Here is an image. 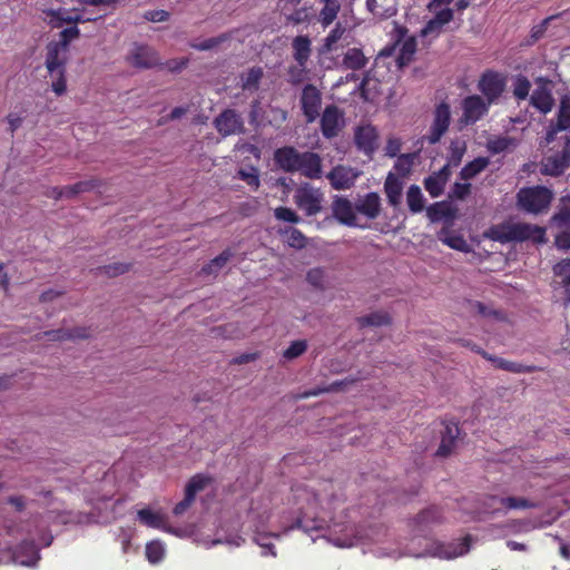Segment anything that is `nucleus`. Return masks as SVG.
<instances>
[{
    "mask_svg": "<svg viewBox=\"0 0 570 570\" xmlns=\"http://www.w3.org/2000/svg\"><path fill=\"white\" fill-rule=\"evenodd\" d=\"M569 165V159L566 154H557L547 157L543 161V173L550 176H558L562 174Z\"/></svg>",
    "mask_w": 570,
    "mask_h": 570,
    "instance_id": "obj_29",
    "label": "nucleus"
},
{
    "mask_svg": "<svg viewBox=\"0 0 570 570\" xmlns=\"http://www.w3.org/2000/svg\"><path fill=\"white\" fill-rule=\"evenodd\" d=\"M295 173H299L309 179L322 178L323 165L321 156L313 151L301 153Z\"/></svg>",
    "mask_w": 570,
    "mask_h": 570,
    "instance_id": "obj_14",
    "label": "nucleus"
},
{
    "mask_svg": "<svg viewBox=\"0 0 570 570\" xmlns=\"http://www.w3.org/2000/svg\"><path fill=\"white\" fill-rule=\"evenodd\" d=\"M293 50L295 61L307 65L311 56V40L306 36H298L293 40Z\"/></svg>",
    "mask_w": 570,
    "mask_h": 570,
    "instance_id": "obj_32",
    "label": "nucleus"
},
{
    "mask_svg": "<svg viewBox=\"0 0 570 570\" xmlns=\"http://www.w3.org/2000/svg\"><path fill=\"white\" fill-rule=\"evenodd\" d=\"M67 50L55 42H50L47 46L46 67L51 76L55 72H65Z\"/></svg>",
    "mask_w": 570,
    "mask_h": 570,
    "instance_id": "obj_22",
    "label": "nucleus"
},
{
    "mask_svg": "<svg viewBox=\"0 0 570 570\" xmlns=\"http://www.w3.org/2000/svg\"><path fill=\"white\" fill-rule=\"evenodd\" d=\"M344 126L343 114L336 106H327L321 117V130L325 138H334Z\"/></svg>",
    "mask_w": 570,
    "mask_h": 570,
    "instance_id": "obj_13",
    "label": "nucleus"
},
{
    "mask_svg": "<svg viewBox=\"0 0 570 570\" xmlns=\"http://www.w3.org/2000/svg\"><path fill=\"white\" fill-rule=\"evenodd\" d=\"M264 72L261 67L250 68L247 72L240 76L242 89L250 92L258 90Z\"/></svg>",
    "mask_w": 570,
    "mask_h": 570,
    "instance_id": "obj_34",
    "label": "nucleus"
},
{
    "mask_svg": "<svg viewBox=\"0 0 570 570\" xmlns=\"http://www.w3.org/2000/svg\"><path fill=\"white\" fill-rule=\"evenodd\" d=\"M299 3L301 0H278V8L288 22L298 24L312 18V8L306 6L297 8Z\"/></svg>",
    "mask_w": 570,
    "mask_h": 570,
    "instance_id": "obj_15",
    "label": "nucleus"
},
{
    "mask_svg": "<svg viewBox=\"0 0 570 570\" xmlns=\"http://www.w3.org/2000/svg\"><path fill=\"white\" fill-rule=\"evenodd\" d=\"M460 434V429L456 423H448L444 426V431L442 432L441 444L436 451V454L440 456H446L452 453L456 440Z\"/></svg>",
    "mask_w": 570,
    "mask_h": 570,
    "instance_id": "obj_25",
    "label": "nucleus"
},
{
    "mask_svg": "<svg viewBox=\"0 0 570 570\" xmlns=\"http://www.w3.org/2000/svg\"><path fill=\"white\" fill-rule=\"evenodd\" d=\"M517 198L521 209L527 213L539 214L549 208L552 193L546 187L534 186L521 188L518 191Z\"/></svg>",
    "mask_w": 570,
    "mask_h": 570,
    "instance_id": "obj_3",
    "label": "nucleus"
},
{
    "mask_svg": "<svg viewBox=\"0 0 570 570\" xmlns=\"http://www.w3.org/2000/svg\"><path fill=\"white\" fill-rule=\"evenodd\" d=\"M470 543L468 539L452 541V542H434L426 551V553L417 554L416 557L431 556L439 559L451 560L468 553Z\"/></svg>",
    "mask_w": 570,
    "mask_h": 570,
    "instance_id": "obj_9",
    "label": "nucleus"
},
{
    "mask_svg": "<svg viewBox=\"0 0 570 570\" xmlns=\"http://www.w3.org/2000/svg\"><path fill=\"white\" fill-rule=\"evenodd\" d=\"M296 498L302 503L297 510L295 522L285 527V532L292 529H302L305 532L317 531L324 529L325 521L318 517H314L318 505V499L309 493L306 489H298Z\"/></svg>",
    "mask_w": 570,
    "mask_h": 570,
    "instance_id": "obj_2",
    "label": "nucleus"
},
{
    "mask_svg": "<svg viewBox=\"0 0 570 570\" xmlns=\"http://www.w3.org/2000/svg\"><path fill=\"white\" fill-rule=\"evenodd\" d=\"M344 32L345 28H343L341 23H337L335 28L324 39L325 51H332L334 49L335 43L342 38Z\"/></svg>",
    "mask_w": 570,
    "mask_h": 570,
    "instance_id": "obj_60",
    "label": "nucleus"
},
{
    "mask_svg": "<svg viewBox=\"0 0 570 570\" xmlns=\"http://www.w3.org/2000/svg\"><path fill=\"white\" fill-rule=\"evenodd\" d=\"M47 16L50 18L49 23L52 28H60L62 23H78L85 20L79 14H71L69 11L63 9L49 10Z\"/></svg>",
    "mask_w": 570,
    "mask_h": 570,
    "instance_id": "obj_31",
    "label": "nucleus"
},
{
    "mask_svg": "<svg viewBox=\"0 0 570 570\" xmlns=\"http://www.w3.org/2000/svg\"><path fill=\"white\" fill-rule=\"evenodd\" d=\"M227 40H228L227 35H220L218 37H213V38L206 39L200 42L193 41V42H190L189 46L199 51H207V50L218 47L219 45H222L223 42H225Z\"/></svg>",
    "mask_w": 570,
    "mask_h": 570,
    "instance_id": "obj_52",
    "label": "nucleus"
},
{
    "mask_svg": "<svg viewBox=\"0 0 570 570\" xmlns=\"http://www.w3.org/2000/svg\"><path fill=\"white\" fill-rule=\"evenodd\" d=\"M233 253L230 249L223 250L217 257L212 259L206 266L200 269V275L209 276L217 275L218 272L227 264L232 258Z\"/></svg>",
    "mask_w": 570,
    "mask_h": 570,
    "instance_id": "obj_37",
    "label": "nucleus"
},
{
    "mask_svg": "<svg viewBox=\"0 0 570 570\" xmlns=\"http://www.w3.org/2000/svg\"><path fill=\"white\" fill-rule=\"evenodd\" d=\"M212 479L204 474H197L193 476L186 485L185 493L191 497L195 500V497L198 492L204 490L209 483Z\"/></svg>",
    "mask_w": 570,
    "mask_h": 570,
    "instance_id": "obj_47",
    "label": "nucleus"
},
{
    "mask_svg": "<svg viewBox=\"0 0 570 570\" xmlns=\"http://www.w3.org/2000/svg\"><path fill=\"white\" fill-rule=\"evenodd\" d=\"M415 51H416L415 39L409 38V39L404 40V42L401 46L400 53L397 57L399 66L403 67V66L407 65L412 60Z\"/></svg>",
    "mask_w": 570,
    "mask_h": 570,
    "instance_id": "obj_48",
    "label": "nucleus"
},
{
    "mask_svg": "<svg viewBox=\"0 0 570 570\" xmlns=\"http://www.w3.org/2000/svg\"><path fill=\"white\" fill-rule=\"evenodd\" d=\"M535 89L530 96V104L540 112L547 115L554 106L551 81L546 78L535 80Z\"/></svg>",
    "mask_w": 570,
    "mask_h": 570,
    "instance_id": "obj_10",
    "label": "nucleus"
},
{
    "mask_svg": "<svg viewBox=\"0 0 570 570\" xmlns=\"http://www.w3.org/2000/svg\"><path fill=\"white\" fill-rule=\"evenodd\" d=\"M269 122L275 127H281L287 119V111L279 107H271L268 109Z\"/></svg>",
    "mask_w": 570,
    "mask_h": 570,
    "instance_id": "obj_63",
    "label": "nucleus"
},
{
    "mask_svg": "<svg viewBox=\"0 0 570 570\" xmlns=\"http://www.w3.org/2000/svg\"><path fill=\"white\" fill-rule=\"evenodd\" d=\"M358 323L364 326H382L390 323V316L385 312H375L358 318Z\"/></svg>",
    "mask_w": 570,
    "mask_h": 570,
    "instance_id": "obj_50",
    "label": "nucleus"
},
{
    "mask_svg": "<svg viewBox=\"0 0 570 570\" xmlns=\"http://www.w3.org/2000/svg\"><path fill=\"white\" fill-rule=\"evenodd\" d=\"M500 503H503L504 505V513L509 510L530 509L535 507V504L529 500L517 497H505L503 498V501H500Z\"/></svg>",
    "mask_w": 570,
    "mask_h": 570,
    "instance_id": "obj_53",
    "label": "nucleus"
},
{
    "mask_svg": "<svg viewBox=\"0 0 570 570\" xmlns=\"http://www.w3.org/2000/svg\"><path fill=\"white\" fill-rule=\"evenodd\" d=\"M324 195L321 189L313 187L308 183L301 184L294 194L295 205L305 213L306 216H315L322 210Z\"/></svg>",
    "mask_w": 570,
    "mask_h": 570,
    "instance_id": "obj_5",
    "label": "nucleus"
},
{
    "mask_svg": "<svg viewBox=\"0 0 570 570\" xmlns=\"http://www.w3.org/2000/svg\"><path fill=\"white\" fill-rule=\"evenodd\" d=\"M216 130L223 136L237 135L244 131V121L235 109H225L214 119Z\"/></svg>",
    "mask_w": 570,
    "mask_h": 570,
    "instance_id": "obj_12",
    "label": "nucleus"
},
{
    "mask_svg": "<svg viewBox=\"0 0 570 570\" xmlns=\"http://www.w3.org/2000/svg\"><path fill=\"white\" fill-rule=\"evenodd\" d=\"M490 164V159L487 157H478L472 161L468 163L460 171V178L468 181L483 171Z\"/></svg>",
    "mask_w": 570,
    "mask_h": 570,
    "instance_id": "obj_33",
    "label": "nucleus"
},
{
    "mask_svg": "<svg viewBox=\"0 0 570 570\" xmlns=\"http://www.w3.org/2000/svg\"><path fill=\"white\" fill-rule=\"evenodd\" d=\"M306 282L317 291H325L330 285L327 273L322 267L311 268L306 273Z\"/></svg>",
    "mask_w": 570,
    "mask_h": 570,
    "instance_id": "obj_36",
    "label": "nucleus"
},
{
    "mask_svg": "<svg viewBox=\"0 0 570 570\" xmlns=\"http://www.w3.org/2000/svg\"><path fill=\"white\" fill-rule=\"evenodd\" d=\"M9 546V541L4 542ZM40 560L39 549L29 540L23 539L17 549L11 550L7 547L4 551L0 552V562H13L24 567H35Z\"/></svg>",
    "mask_w": 570,
    "mask_h": 570,
    "instance_id": "obj_4",
    "label": "nucleus"
},
{
    "mask_svg": "<svg viewBox=\"0 0 570 570\" xmlns=\"http://www.w3.org/2000/svg\"><path fill=\"white\" fill-rule=\"evenodd\" d=\"M530 88V81L525 77L519 76L513 83V95L517 99L523 100L529 96Z\"/></svg>",
    "mask_w": 570,
    "mask_h": 570,
    "instance_id": "obj_57",
    "label": "nucleus"
},
{
    "mask_svg": "<svg viewBox=\"0 0 570 570\" xmlns=\"http://www.w3.org/2000/svg\"><path fill=\"white\" fill-rule=\"evenodd\" d=\"M507 79L502 73L493 70L483 72L478 81V89L489 102L494 104L505 89Z\"/></svg>",
    "mask_w": 570,
    "mask_h": 570,
    "instance_id": "obj_6",
    "label": "nucleus"
},
{
    "mask_svg": "<svg viewBox=\"0 0 570 570\" xmlns=\"http://www.w3.org/2000/svg\"><path fill=\"white\" fill-rule=\"evenodd\" d=\"M307 350V342L305 340H297L283 352V357L286 361H293L304 354Z\"/></svg>",
    "mask_w": 570,
    "mask_h": 570,
    "instance_id": "obj_51",
    "label": "nucleus"
},
{
    "mask_svg": "<svg viewBox=\"0 0 570 570\" xmlns=\"http://www.w3.org/2000/svg\"><path fill=\"white\" fill-rule=\"evenodd\" d=\"M355 144L358 149L370 155L377 148V132L376 129L371 125L360 126L355 130Z\"/></svg>",
    "mask_w": 570,
    "mask_h": 570,
    "instance_id": "obj_21",
    "label": "nucleus"
},
{
    "mask_svg": "<svg viewBox=\"0 0 570 570\" xmlns=\"http://www.w3.org/2000/svg\"><path fill=\"white\" fill-rule=\"evenodd\" d=\"M500 501H503V497L488 495L483 500V512L491 514L504 513V505Z\"/></svg>",
    "mask_w": 570,
    "mask_h": 570,
    "instance_id": "obj_55",
    "label": "nucleus"
},
{
    "mask_svg": "<svg viewBox=\"0 0 570 570\" xmlns=\"http://www.w3.org/2000/svg\"><path fill=\"white\" fill-rule=\"evenodd\" d=\"M466 153V144L464 140L456 139L451 141L450 148H449V156H448V163L445 166H448V169L450 167H456L462 161V158L464 154Z\"/></svg>",
    "mask_w": 570,
    "mask_h": 570,
    "instance_id": "obj_41",
    "label": "nucleus"
},
{
    "mask_svg": "<svg viewBox=\"0 0 570 570\" xmlns=\"http://www.w3.org/2000/svg\"><path fill=\"white\" fill-rule=\"evenodd\" d=\"M552 220L561 227H570V207L562 206L552 217Z\"/></svg>",
    "mask_w": 570,
    "mask_h": 570,
    "instance_id": "obj_64",
    "label": "nucleus"
},
{
    "mask_svg": "<svg viewBox=\"0 0 570 570\" xmlns=\"http://www.w3.org/2000/svg\"><path fill=\"white\" fill-rule=\"evenodd\" d=\"M283 233L287 235V244L294 248H303L306 245V238L297 228H286Z\"/></svg>",
    "mask_w": 570,
    "mask_h": 570,
    "instance_id": "obj_56",
    "label": "nucleus"
},
{
    "mask_svg": "<svg viewBox=\"0 0 570 570\" xmlns=\"http://www.w3.org/2000/svg\"><path fill=\"white\" fill-rule=\"evenodd\" d=\"M301 153L292 147L285 146L278 148L274 153L275 164L286 173H295Z\"/></svg>",
    "mask_w": 570,
    "mask_h": 570,
    "instance_id": "obj_23",
    "label": "nucleus"
},
{
    "mask_svg": "<svg viewBox=\"0 0 570 570\" xmlns=\"http://www.w3.org/2000/svg\"><path fill=\"white\" fill-rule=\"evenodd\" d=\"M358 177V171L345 166H336L328 174L327 179L336 190L351 188Z\"/></svg>",
    "mask_w": 570,
    "mask_h": 570,
    "instance_id": "obj_17",
    "label": "nucleus"
},
{
    "mask_svg": "<svg viewBox=\"0 0 570 570\" xmlns=\"http://www.w3.org/2000/svg\"><path fill=\"white\" fill-rule=\"evenodd\" d=\"M321 106V91L313 85H306L301 95V107L306 122L311 124L318 118Z\"/></svg>",
    "mask_w": 570,
    "mask_h": 570,
    "instance_id": "obj_11",
    "label": "nucleus"
},
{
    "mask_svg": "<svg viewBox=\"0 0 570 570\" xmlns=\"http://www.w3.org/2000/svg\"><path fill=\"white\" fill-rule=\"evenodd\" d=\"M238 177L246 181V184L255 189L259 187V176L256 168H250L249 170L240 169L238 171Z\"/></svg>",
    "mask_w": 570,
    "mask_h": 570,
    "instance_id": "obj_62",
    "label": "nucleus"
},
{
    "mask_svg": "<svg viewBox=\"0 0 570 570\" xmlns=\"http://www.w3.org/2000/svg\"><path fill=\"white\" fill-rule=\"evenodd\" d=\"M138 520L145 525L154 529H159L168 533L181 535V531L171 528L167 523V518L161 512H155L148 508L141 509L137 512Z\"/></svg>",
    "mask_w": 570,
    "mask_h": 570,
    "instance_id": "obj_18",
    "label": "nucleus"
},
{
    "mask_svg": "<svg viewBox=\"0 0 570 570\" xmlns=\"http://www.w3.org/2000/svg\"><path fill=\"white\" fill-rule=\"evenodd\" d=\"M517 141L514 138L509 136L497 137L488 141V149L492 154H500L510 148L515 147Z\"/></svg>",
    "mask_w": 570,
    "mask_h": 570,
    "instance_id": "obj_46",
    "label": "nucleus"
},
{
    "mask_svg": "<svg viewBox=\"0 0 570 570\" xmlns=\"http://www.w3.org/2000/svg\"><path fill=\"white\" fill-rule=\"evenodd\" d=\"M49 341H66V340H75V338H86L88 333L85 328H75V330H55L47 331L43 333Z\"/></svg>",
    "mask_w": 570,
    "mask_h": 570,
    "instance_id": "obj_35",
    "label": "nucleus"
},
{
    "mask_svg": "<svg viewBox=\"0 0 570 570\" xmlns=\"http://www.w3.org/2000/svg\"><path fill=\"white\" fill-rule=\"evenodd\" d=\"M127 59L131 66L138 68H151L159 62V58L154 49L139 45L131 49Z\"/></svg>",
    "mask_w": 570,
    "mask_h": 570,
    "instance_id": "obj_20",
    "label": "nucleus"
},
{
    "mask_svg": "<svg viewBox=\"0 0 570 570\" xmlns=\"http://www.w3.org/2000/svg\"><path fill=\"white\" fill-rule=\"evenodd\" d=\"M406 202L412 213H420L424 208V198L419 186L412 185L406 193Z\"/></svg>",
    "mask_w": 570,
    "mask_h": 570,
    "instance_id": "obj_44",
    "label": "nucleus"
},
{
    "mask_svg": "<svg viewBox=\"0 0 570 570\" xmlns=\"http://www.w3.org/2000/svg\"><path fill=\"white\" fill-rule=\"evenodd\" d=\"M334 217L343 225L351 227H362L357 222V212L347 198L336 197L332 205Z\"/></svg>",
    "mask_w": 570,
    "mask_h": 570,
    "instance_id": "obj_16",
    "label": "nucleus"
},
{
    "mask_svg": "<svg viewBox=\"0 0 570 570\" xmlns=\"http://www.w3.org/2000/svg\"><path fill=\"white\" fill-rule=\"evenodd\" d=\"M556 124L558 129H570V96L561 98Z\"/></svg>",
    "mask_w": 570,
    "mask_h": 570,
    "instance_id": "obj_45",
    "label": "nucleus"
},
{
    "mask_svg": "<svg viewBox=\"0 0 570 570\" xmlns=\"http://www.w3.org/2000/svg\"><path fill=\"white\" fill-rule=\"evenodd\" d=\"M450 174L448 166H443L439 171L425 178L424 187L432 197H439L443 193Z\"/></svg>",
    "mask_w": 570,
    "mask_h": 570,
    "instance_id": "obj_24",
    "label": "nucleus"
},
{
    "mask_svg": "<svg viewBox=\"0 0 570 570\" xmlns=\"http://www.w3.org/2000/svg\"><path fill=\"white\" fill-rule=\"evenodd\" d=\"M366 8L374 16L385 19L396 13L395 0H366Z\"/></svg>",
    "mask_w": 570,
    "mask_h": 570,
    "instance_id": "obj_28",
    "label": "nucleus"
},
{
    "mask_svg": "<svg viewBox=\"0 0 570 570\" xmlns=\"http://www.w3.org/2000/svg\"><path fill=\"white\" fill-rule=\"evenodd\" d=\"M355 209L367 219H376L382 210L381 197L377 193L371 191L361 196L355 202Z\"/></svg>",
    "mask_w": 570,
    "mask_h": 570,
    "instance_id": "obj_19",
    "label": "nucleus"
},
{
    "mask_svg": "<svg viewBox=\"0 0 570 570\" xmlns=\"http://www.w3.org/2000/svg\"><path fill=\"white\" fill-rule=\"evenodd\" d=\"M324 7L320 12V21L324 27L330 26L337 17L341 9L340 0H323Z\"/></svg>",
    "mask_w": 570,
    "mask_h": 570,
    "instance_id": "obj_42",
    "label": "nucleus"
},
{
    "mask_svg": "<svg viewBox=\"0 0 570 570\" xmlns=\"http://www.w3.org/2000/svg\"><path fill=\"white\" fill-rule=\"evenodd\" d=\"M492 238L500 243L532 240L546 242V229L528 223H505L491 229Z\"/></svg>",
    "mask_w": 570,
    "mask_h": 570,
    "instance_id": "obj_1",
    "label": "nucleus"
},
{
    "mask_svg": "<svg viewBox=\"0 0 570 570\" xmlns=\"http://www.w3.org/2000/svg\"><path fill=\"white\" fill-rule=\"evenodd\" d=\"M165 556V546L159 540H154L146 546V557L150 563H158Z\"/></svg>",
    "mask_w": 570,
    "mask_h": 570,
    "instance_id": "obj_49",
    "label": "nucleus"
},
{
    "mask_svg": "<svg viewBox=\"0 0 570 570\" xmlns=\"http://www.w3.org/2000/svg\"><path fill=\"white\" fill-rule=\"evenodd\" d=\"M94 187L91 181H79L71 186L53 189V196L59 198H72L73 196L90 190Z\"/></svg>",
    "mask_w": 570,
    "mask_h": 570,
    "instance_id": "obj_39",
    "label": "nucleus"
},
{
    "mask_svg": "<svg viewBox=\"0 0 570 570\" xmlns=\"http://www.w3.org/2000/svg\"><path fill=\"white\" fill-rule=\"evenodd\" d=\"M552 269L554 275L561 278L564 286H570V258L557 263Z\"/></svg>",
    "mask_w": 570,
    "mask_h": 570,
    "instance_id": "obj_58",
    "label": "nucleus"
},
{
    "mask_svg": "<svg viewBox=\"0 0 570 570\" xmlns=\"http://www.w3.org/2000/svg\"><path fill=\"white\" fill-rule=\"evenodd\" d=\"M451 122V108L445 101L440 102L433 112V121L425 135L424 139L433 145L440 141L442 136L448 131Z\"/></svg>",
    "mask_w": 570,
    "mask_h": 570,
    "instance_id": "obj_7",
    "label": "nucleus"
},
{
    "mask_svg": "<svg viewBox=\"0 0 570 570\" xmlns=\"http://www.w3.org/2000/svg\"><path fill=\"white\" fill-rule=\"evenodd\" d=\"M439 239L443 244L455 250L463 253H469L471 250V246L461 234H456L444 229L440 232Z\"/></svg>",
    "mask_w": 570,
    "mask_h": 570,
    "instance_id": "obj_30",
    "label": "nucleus"
},
{
    "mask_svg": "<svg viewBox=\"0 0 570 570\" xmlns=\"http://www.w3.org/2000/svg\"><path fill=\"white\" fill-rule=\"evenodd\" d=\"M271 537H279L277 533H265L264 532V524H258L255 528V542L263 548V556L271 554L272 557L276 556V552L274 550V546L268 541Z\"/></svg>",
    "mask_w": 570,
    "mask_h": 570,
    "instance_id": "obj_40",
    "label": "nucleus"
},
{
    "mask_svg": "<svg viewBox=\"0 0 570 570\" xmlns=\"http://www.w3.org/2000/svg\"><path fill=\"white\" fill-rule=\"evenodd\" d=\"M94 187L91 181H79L71 186L53 189V196L59 198H72L73 196L90 190Z\"/></svg>",
    "mask_w": 570,
    "mask_h": 570,
    "instance_id": "obj_38",
    "label": "nucleus"
},
{
    "mask_svg": "<svg viewBox=\"0 0 570 570\" xmlns=\"http://www.w3.org/2000/svg\"><path fill=\"white\" fill-rule=\"evenodd\" d=\"M442 521L441 510L436 507H431L424 511H422L417 515V522L420 524L429 525L433 523H438Z\"/></svg>",
    "mask_w": 570,
    "mask_h": 570,
    "instance_id": "obj_54",
    "label": "nucleus"
},
{
    "mask_svg": "<svg viewBox=\"0 0 570 570\" xmlns=\"http://www.w3.org/2000/svg\"><path fill=\"white\" fill-rule=\"evenodd\" d=\"M60 40L53 41L57 45H61L62 48L68 50L70 41L77 39L80 36V30L77 27L66 28L60 32Z\"/></svg>",
    "mask_w": 570,
    "mask_h": 570,
    "instance_id": "obj_61",
    "label": "nucleus"
},
{
    "mask_svg": "<svg viewBox=\"0 0 570 570\" xmlns=\"http://www.w3.org/2000/svg\"><path fill=\"white\" fill-rule=\"evenodd\" d=\"M274 216L277 220L287 222L291 224H298L301 222V217L296 214V212L288 207L281 206L275 208Z\"/></svg>",
    "mask_w": 570,
    "mask_h": 570,
    "instance_id": "obj_59",
    "label": "nucleus"
},
{
    "mask_svg": "<svg viewBox=\"0 0 570 570\" xmlns=\"http://www.w3.org/2000/svg\"><path fill=\"white\" fill-rule=\"evenodd\" d=\"M492 104L479 95H471L462 100V116L460 122L463 125L475 124L489 111Z\"/></svg>",
    "mask_w": 570,
    "mask_h": 570,
    "instance_id": "obj_8",
    "label": "nucleus"
},
{
    "mask_svg": "<svg viewBox=\"0 0 570 570\" xmlns=\"http://www.w3.org/2000/svg\"><path fill=\"white\" fill-rule=\"evenodd\" d=\"M343 63L350 69L357 70L365 66L366 58L361 49L351 48L345 52Z\"/></svg>",
    "mask_w": 570,
    "mask_h": 570,
    "instance_id": "obj_43",
    "label": "nucleus"
},
{
    "mask_svg": "<svg viewBox=\"0 0 570 570\" xmlns=\"http://www.w3.org/2000/svg\"><path fill=\"white\" fill-rule=\"evenodd\" d=\"M403 183L393 173H389L384 183V193L387 197L389 204L397 207L402 199Z\"/></svg>",
    "mask_w": 570,
    "mask_h": 570,
    "instance_id": "obj_26",
    "label": "nucleus"
},
{
    "mask_svg": "<svg viewBox=\"0 0 570 570\" xmlns=\"http://www.w3.org/2000/svg\"><path fill=\"white\" fill-rule=\"evenodd\" d=\"M482 356L484 358L493 362L495 367L505 370V371L512 372V373H533L539 370V367H537L534 365H524L521 363L509 362V361L500 358V357H493V356L489 355L487 352H482Z\"/></svg>",
    "mask_w": 570,
    "mask_h": 570,
    "instance_id": "obj_27",
    "label": "nucleus"
}]
</instances>
